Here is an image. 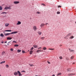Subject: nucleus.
<instances>
[{
	"label": "nucleus",
	"mask_w": 76,
	"mask_h": 76,
	"mask_svg": "<svg viewBox=\"0 0 76 76\" xmlns=\"http://www.w3.org/2000/svg\"><path fill=\"white\" fill-rule=\"evenodd\" d=\"M18 74L19 76H22V75L20 73V72L19 71H18L17 72H15L14 73V75L15 76H17L18 75Z\"/></svg>",
	"instance_id": "f257e3e1"
},
{
	"label": "nucleus",
	"mask_w": 76,
	"mask_h": 76,
	"mask_svg": "<svg viewBox=\"0 0 76 76\" xmlns=\"http://www.w3.org/2000/svg\"><path fill=\"white\" fill-rule=\"evenodd\" d=\"M18 32V31H13L11 33L5 34H4V35H5V36H7V35H10V34H17Z\"/></svg>",
	"instance_id": "f03ea898"
},
{
	"label": "nucleus",
	"mask_w": 76,
	"mask_h": 76,
	"mask_svg": "<svg viewBox=\"0 0 76 76\" xmlns=\"http://www.w3.org/2000/svg\"><path fill=\"white\" fill-rule=\"evenodd\" d=\"M33 29L34 31H36L37 30V27L35 26L33 27Z\"/></svg>",
	"instance_id": "7ed1b4c3"
},
{
	"label": "nucleus",
	"mask_w": 76,
	"mask_h": 76,
	"mask_svg": "<svg viewBox=\"0 0 76 76\" xmlns=\"http://www.w3.org/2000/svg\"><path fill=\"white\" fill-rule=\"evenodd\" d=\"M40 28H43L44 26H45V24L44 23H42L40 25Z\"/></svg>",
	"instance_id": "20e7f679"
},
{
	"label": "nucleus",
	"mask_w": 76,
	"mask_h": 76,
	"mask_svg": "<svg viewBox=\"0 0 76 76\" xmlns=\"http://www.w3.org/2000/svg\"><path fill=\"white\" fill-rule=\"evenodd\" d=\"M68 76H73V75H75V74H74L73 73H71L68 74Z\"/></svg>",
	"instance_id": "39448f33"
},
{
	"label": "nucleus",
	"mask_w": 76,
	"mask_h": 76,
	"mask_svg": "<svg viewBox=\"0 0 76 76\" xmlns=\"http://www.w3.org/2000/svg\"><path fill=\"white\" fill-rule=\"evenodd\" d=\"M71 35H72V33H70L66 35V37H69V36H70Z\"/></svg>",
	"instance_id": "423d86ee"
},
{
	"label": "nucleus",
	"mask_w": 76,
	"mask_h": 76,
	"mask_svg": "<svg viewBox=\"0 0 76 76\" xmlns=\"http://www.w3.org/2000/svg\"><path fill=\"white\" fill-rule=\"evenodd\" d=\"M14 4H18L19 3V1H15L14 2Z\"/></svg>",
	"instance_id": "0eeeda50"
},
{
	"label": "nucleus",
	"mask_w": 76,
	"mask_h": 76,
	"mask_svg": "<svg viewBox=\"0 0 76 76\" xmlns=\"http://www.w3.org/2000/svg\"><path fill=\"white\" fill-rule=\"evenodd\" d=\"M21 24V22L19 21H18V23H17V25H20Z\"/></svg>",
	"instance_id": "6e6552de"
},
{
	"label": "nucleus",
	"mask_w": 76,
	"mask_h": 76,
	"mask_svg": "<svg viewBox=\"0 0 76 76\" xmlns=\"http://www.w3.org/2000/svg\"><path fill=\"white\" fill-rule=\"evenodd\" d=\"M69 50L70 52H73L75 51L69 48Z\"/></svg>",
	"instance_id": "1a4fd4ad"
},
{
	"label": "nucleus",
	"mask_w": 76,
	"mask_h": 76,
	"mask_svg": "<svg viewBox=\"0 0 76 76\" xmlns=\"http://www.w3.org/2000/svg\"><path fill=\"white\" fill-rule=\"evenodd\" d=\"M9 25V23H6L5 24V26L6 27L8 26Z\"/></svg>",
	"instance_id": "9d476101"
},
{
	"label": "nucleus",
	"mask_w": 76,
	"mask_h": 76,
	"mask_svg": "<svg viewBox=\"0 0 76 76\" xmlns=\"http://www.w3.org/2000/svg\"><path fill=\"white\" fill-rule=\"evenodd\" d=\"M38 33L39 34V35H41V34H42V32H40L39 31L38 32Z\"/></svg>",
	"instance_id": "9b49d317"
},
{
	"label": "nucleus",
	"mask_w": 76,
	"mask_h": 76,
	"mask_svg": "<svg viewBox=\"0 0 76 76\" xmlns=\"http://www.w3.org/2000/svg\"><path fill=\"white\" fill-rule=\"evenodd\" d=\"M33 47L35 48H38V46L37 45H33Z\"/></svg>",
	"instance_id": "f8f14e48"
},
{
	"label": "nucleus",
	"mask_w": 76,
	"mask_h": 76,
	"mask_svg": "<svg viewBox=\"0 0 76 76\" xmlns=\"http://www.w3.org/2000/svg\"><path fill=\"white\" fill-rule=\"evenodd\" d=\"M5 32H12V30H7L4 31Z\"/></svg>",
	"instance_id": "ddd939ff"
},
{
	"label": "nucleus",
	"mask_w": 76,
	"mask_h": 76,
	"mask_svg": "<svg viewBox=\"0 0 76 76\" xmlns=\"http://www.w3.org/2000/svg\"><path fill=\"white\" fill-rule=\"evenodd\" d=\"M30 54H32L33 53V51L32 50H31L29 51Z\"/></svg>",
	"instance_id": "4468645a"
},
{
	"label": "nucleus",
	"mask_w": 76,
	"mask_h": 76,
	"mask_svg": "<svg viewBox=\"0 0 76 76\" xmlns=\"http://www.w3.org/2000/svg\"><path fill=\"white\" fill-rule=\"evenodd\" d=\"M12 38L11 37H8L7 38V39H8V40H10V39H12Z\"/></svg>",
	"instance_id": "2eb2a0df"
},
{
	"label": "nucleus",
	"mask_w": 76,
	"mask_h": 76,
	"mask_svg": "<svg viewBox=\"0 0 76 76\" xmlns=\"http://www.w3.org/2000/svg\"><path fill=\"white\" fill-rule=\"evenodd\" d=\"M0 36L1 37H4V35L3 34H2V33L1 34Z\"/></svg>",
	"instance_id": "dca6fc26"
},
{
	"label": "nucleus",
	"mask_w": 76,
	"mask_h": 76,
	"mask_svg": "<svg viewBox=\"0 0 76 76\" xmlns=\"http://www.w3.org/2000/svg\"><path fill=\"white\" fill-rule=\"evenodd\" d=\"M61 75V73H59L57 74V76H60V75Z\"/></svg>",
	"instance_id": "f3484780"
},
{
	"label": "nucleus",
	"mask_w": 76,
	"mask_h": 76,
	"mask_svg": "<svg viewBox=\"0 0 76 76\" xmlns=\"http://www.w3.org/2000/svg\"><path fill=\"white\" fill-rule=\"evenodd\" d=\"M74 58V56H72L70 58L71 60H72Z\"/></svg>",
	"instance_id": "a211bd4d"
},
{
	"label": "nucleus",
	"mask_w": 76,
	"mask_h": 76,
	"mask_svg": "<svg viewBox=\"0 0 76 76\" xmlns=\"http://www.w3.org/2000/svg\"><path fill=\"white\" fill-rule=\"evenodd\" d=\"M43 49L44 50H47V48L45 47H44L43 48Z\"/></svg>",
	"instance_id": "6ab92c4d"
},
{
	"label": "nucleus",
	"mask_w": 76,
	"mask_h": 76,
	"mask_svg": "<svg viewBox=\"0 0 76 76\" xmlns=\"http://www.w3.org/2000/svg\"><path fill=\"white\" fill-rule=\"evenodd\" d=\"M74 38V37L73 36H72L71 37H69V39H73Z\"/></svg>",
	"instance_id": "aec40b11"
},
{
	"label": "nucleus",
	"mask_w": 76,
	"mask_h": 76,
	"mask_svg": "<svg viewBox=\"0 0 76 76\" xmlns=\"http://www.w3.org/2000/svg\"><path fill=\"white\" fill-rule=\"evenodd\" d=\"M67 72H70V71H71V70H70V69L69 68H68L67 69Z\"/></svg>",
	"instance_id": "412c9836"
},
{
	"label": "nucleus",
	"mask_w": 76,
	"mask_h": 76,
	"mask_svg": "<svg viewBox=\"0 0 76 76\" xmlns=\"http://www.w3.org/2000/svg\"><path fill=\"white\" fill-rule=\"evenodd\" d=\"M17 52L18 53H20V52H21V50H17Z\"/></svg>",
	"instance_id": "4be33fe9"
},
{
	"label": "nucleus",
	"mask_w": 76,
	"mask_h": 76,
	"mask_svg": "<svg viewBox=\"0 0 76 76\" xmlns=\"http://www.w3.org/2000/svg\"><path fill=\"white\" fill-rule=\"evenodd\" d=\"M7 12H3L1 13V14H7Z\"/></svg>",
	"instance_id": "5701e85b"
},
{
	"label": "nucleus",
	"mask_w": 76,
	"mask_h": 76,
	"mask_svg": "<svg viewBox=\"0 0 76 76\" xmlns=\"http://www.w3.org/2000/svg\"><path fill=\"white\" fill-rule=\"evenodd\" d=\"M14 47H18L19 46V45H14Z\"/></svg>",
	"instance_id": "b1692460"
},
{
	"label": "nucleus",
	"mask_w": 76,
	"mask_h": 76,
	"mask_svg": "<svg viewBox=\"0 0 76 76\" xmlns=\"http://www.w3.org/2000/svg\"><path fill=\"white\" fill-rule=\"evenodd\" d=\"M8 9H9V10H11L12 9V8L10 7H8Z\"/></svg>",
	"instance_id": "393cba45"
},
{
	"label": "nucleus",
	"mask_w": 76,
	"mask_h": 76,
	"mask_svg": "<svg viewBox=\"0 0 76 76\" xmlns=\"http://www.w3.org/2000/svg\"><path fill=\"white\" fill-rule=\"evenodd\" d=\"M45 39V37H41V39Z\"/></svg>",
	"instance_id": "a878e982"
},
{
	"label": "nucleus",
	"mask_w": 76,
	"mask_h": 76,
	"mask_svg": "<svg viewBox=\"0 0 76 76\" xmlns=\"http://www.w3.org/2000/svg\"><path fill=\"white\" fill-rule=\"evenodd\" d=\"M3 9V8L0 6V10H1Z\"/></svg>",
	"instance_id": "bb28decb"
},
{
	"label": "nucleus",
	"mask_w": 76,
	"mask_h": 76,
	"mask_svg": "<svg viewBox=\"0 0 76 76\" xmlns=\"http://www.w3.org/2000/svg\"><path fill=\"white\" fill-rule=\"evenodd\" d=\"M6 62V61H2L0 63V64H3V63H5Z\"/></svg>",
	"instance_id": "cd10ccee"
},
{
	"label": "nucleus",
	"mask_w": 76,
	"mask_h": 76,
	"mask_svg": "<svg viewBox=\"0 0 76 76\" xmlns=\"http://www.w3.org/2000/svg\"><path fill=\"white\" fill-rule=\"evenodd\" d=\"M5 66L6 68H8V67H9V65L7 64Z\"/></svg>",
	"instance_id": "c85d7f7f"
},
{
	"label": "nucleus",
	"mask_w": 76,
	"mask_h": 76,
	"mask_svg": "<svg viewBox=\"0 0 76 76\" xmlns=\"http://www.w3.org/2000/svg\"><path fill=\"white\" fill-rule=\"evenodd\" d=\"M59 58L60 59H61V60L62 59H63V57H62V56H61L59 57Z\"/></svg>",
	"instance_id": "c756f323"
},
{
	"label": "nucleus",
	"mask_w": 76,
	"mask_h": 76,
	"mask_svg": "<svg viewBox=\"0 0 76 76\" xmlns=\"http://www.w3.org/2000/svg\"><path fill=\"white\" fill-rule=\"evenodd\" d=\"M4 9L5 10H6V9H8V7H6L4 8Z\"/></svg>",
	"instance_id": "7c9ffc66"
},
{
	"label": "nucleus",
	"mask_w": 76,
	"mask_h": 76,
	"mask_svg": "<svg viewBox=\"0 0 76 76\" xmlns=\"http://www.w3.org/2000/svg\"><path fill=\"white\" fill-rule=\"evenodd\" d=\"M48 50H54V49L49 48Z\"/></svg>",
	"instance_id": "2f4dec72"
},
{
	"label": "nucleus",
	"mask_w": 76,
	"mask_h": 76,
	"mask_svg": "<svg viewBox=\"0 0 76 76\" xmlns=\"http://www.w3.org/2000/svg\"><path fill=\"white\" fill-rule=\"evenodd\" d=\"M69 58L68 57H67V58H66V60H69Z\"/></svg>",
	"instance_id": "473e14b6"
},
{
	"label": "nucleus",
	"mask_w": 76,
	"mask_h": 76,
	"mask_svg": "<svg viewBox=\"0 0 76 76\" xmlns=\"http://www.w3.org/2000/svg\"><path fill=\"white\" fill-rule=\"evenodd\" d=\"M4 54H5V52H4V51L2 53V55H4Z\"/></svg>",
	"instance_id": "72a5a7b5"
},
{
	"label": "nucleus",
	"mask_w": 76,
	"mask_h": 76,
	"mask_svg": "<svg viewBox=\"0 0 76 76\" xmlns=\"http://www.w3.org/2000/svg\"><path fill=\"white\" fill-rule=\"evenodd\" d=\"M22 53H25V51L24 50H22Z\"/></svg>",
	"instance_id": "f704fd0d"
},
{
	"label": "nucleus",
	"mask_w": 76,
	"mask_h": 76,
	"mask_svg": "<svg viewBox=\"0 0 76 76\" xmlns=\"http://www.w3.org/2000/svg\"><path fill=\"white\" fill-rule=\"evenodd\" d=\"M41 4L42 6H45V5L44 4Z\"/></svg>",
	"instance_id": "c9c22d12"
},
{
	"label": "nucleus",
	"mask_w": 76,
	"mask_h": 76,
	"mask_svg": "<svg viewBox=\"0 0 76 76\" xmlns=\"http://www.w3.org/2000/svg\"><path fill=\"white\" fill-rule=\"evenodd\" d=\"M10 50L11 51H13V48H11L10 49Z\"/></svg>",
	"instance_id": "e433bc0d"
},
{
	"label": "nucleus",
	"mask_w": 76,
	"mask_h": 76,
	"mask_svg": "<svg viewBox=\"0 0 76 76\" xmlns=\"http://www.w3.org/2000/svg\"><path fill=\"white\" fill-rule=\"evenodd\" d=\"M60 12L59 11L57 12V14H60Z\"/></svg>",
	"instance_id": "4c0bfd02"
},
{
	"label": "nucleus",
	"mask_w": 76,
	"mask_h": 76,
	"mask_svg": "<svg viewBox=\"0 0 76 76\" xmlns=\"http://www.w3.org/2000/svg\"><path fill=\"white\" fill-rule=\"evenodd\" d=\"M34 49V47H32L30 49V50L31 51H32L31 50H33Z\"/></svg>",
	"instance_id": "58836bf2"
},
{
	"label": "nucleus",
	"mask_w": 76,
	"mask_h": 76,
	"mask_svg": "<svg viewBox=\"0 0 76 76\" xmlns=\"http://www.w3.org/2000/svg\"><path fill=\"white\" fill-rule=\"evenodd\" d=\"M37 14H41V13L39 12H37Z\"/></svg>",
	"instance_id": "ea45409f"
},
{
	"label": "nucleus",
	"mask_w": 76,
	"mask_h": 76,
	"mask_svg": "<svg viewBox=\"0 0 76 76\" xmlns=\"http://www.w3.org/2000/svg\"><path fill=\"white\" fill-rule=\"evenodd\" d=\"M29 65H30V66H34V65L33 64H31H31H29Z\"/></svg>",
	"instance_id": "a19ab883"
},
{
	"label": "nucleus",
	"mask_w": 76,
	"mask_h": 76,
	"mask_svg": "<svg viewBox=\"0 0 76 76\" xmlns=\"http://www.w3.org/2000/svg\"><path fill=\"white\" fill-rule=\"evenodd\" d=\"M58 7H61V6L60 5H59L58 6Z\"/></svg>",
	"instance_id": "79ce46f5"
},
{
	"label": "nucleus",
	"mask_w": 76,
	"mask_h": 76,
	"mask_svg": "<svg viewBox=\"0 0 76 76\" xmlns=\"http://www.w3.org/2000/svg\"><path fill=\"white\" fill-rule=\"evenodd\" d=\"M13 42H15V43H16L17 42L16 41H14Z\"/></svg>",
	"instance_id": "37998d69"
},
{
	"label": "nucleus",
	"mask_w": 76,
	"mask_h": 76,
	"mask_svg": "<svg viewBox=\"0 0 76 76\" xmlns=\"http://www.w3.org/2000/svg\"><path fill=\"white\" fill-rule=\"evenodd\" d=\"M39 51V52H42V51H41V50H38Z\"/></svg>",
	"instance_id": "c03bdc74"
},
{
	"label": "nucleus",
	"mask_w": 76,
	"mask_h": 76,
	"mask_svg": "<svg viewBox=\"0 0 76 76\" xmlns=\"http://www.w3.org/2000/svg\"><path fill=\"white\" fill-rule=\"evenodd\" d=\"M48 64H50V62L48 61Z\"/></svg>",
	"instance_id": "a18cd8bd"
},
{
	"label": "nucleus",
	"mask_w": 76,
	"mask_h": 76,
	"mask_svg": "<svg viewBox=\"0 0 76 76\" xmlns=\"http://www.w3.org/2000/svg\"><path fill=\"white\" fill-rule=\"evenodd\" d=\"M39 50H37V53H39Z\"/></svg>",
	"instance_id": "49530a36"
},
{
	"label": "nucleus",
	"mask_w": 76,
	"mask_h": 76,
	"mask_svg": "<svg viewBox=\"0 0 76 76\" xmlns=\"http://www.w3.org/2000/svg\"><path fill=\"white\" fill-rule=\"evenodd\" d=\"M47 24H48V23H45V25H47Z\"/></svg>",
	"instance_id": "de8ad7c7"
},
{
	"label": "nucleus",
	"mask_w": 76,
	"mask_h": 76,
	"mask_svg": "<svg viewBox=\"0 0 76 76\" xmlns=\"http://www.w3.org/2000/svg\"><path fill=\"white\" fill-rule=\"evenodd\" d=\"M22 72H25V71L23 70L22 71Z\"/></svg>",
	"instance_id": "09e8293b"
},
{
	"label": "nucleus",
	"mask_w": 76,
	"mask_h": 76,
	"mask_svg": "<svg viewBox=\"0 0 76 76\" xmlns=\"http://www.w3.org/2000/svg\"><path fill=\"white\" fill-rule=\"evenodd\" d=\"M40 48H42L41 47H39L38 48V49H39Z\"/></svg>",
	"instance_id": "8fccbe9b"
},
{
	"label": "nucleus",
	"mask_w": 76,
	"mask_h": 76,
	"mask_svg": "<svg viewBox=\"0 0 76 76\" xmlns=\"http://www.w3.org/2000/svg\"><path fill=\"white\" fill-rule=\"evenodd\" d=\"M52 76H55V75H52Z\"/></svg>",
	"instance_id": "3c124183"
},
{
	"label": "nucleus",
	"mask_w": 76,
	"mask_h": 76,
	"mask_svg": "<svg viewBox=\"0 0 76 76\" xmlns=\"http://www.w3.org/2000/svg\"><path fill=\"white\" fill-rule=\"evenodd\" d=\"M59 46L60 47H61V46H62V45H60Z\"/></svg>",
	"instance_id": "603ef678"
},
{
	"label": "nucleus",
	"mask_w": 76,
	"mask_h": 76,
	"mask_svg": "<svg viewBox=\"0 0 76 76\" xmlns=\"http://www.w3.org/2000/svg\"><path fill=\"white\" fill-rule=\"evenodd\" d=\"M7 45H9V43H7Z\"/></svg>",
	"instance_id": "864d4df0"
},
{
	"label": "nucleus",
	"mask_w": 76,
	"mask_h": 76,
	"mask_svg": "<svg viewBox=\"0 0 76 76\" xmlns=\"http://www.w3.org/2000/svg\"><path fill=\"white\" fill-rule=\"evenodd\" d=\"M75 63L73 62V63H72V64H74Z\"/></svg>",
	"instance_id": "5fc2aeb1"
},
{
	"label": "nucleus",
	"mask_w": 76,
	"mask_h": 76,
	"mask_svg": "<svg viewBox=\"0 0 76 76\" xmlns=\"http://www.w3.org/2000/svg\"><path fill=\"white\" fill-rule=\"evenodd\" d=\"M2 42H1V43H2V44H3V41H2Z\"/></svg>",
	"instance_id": "6e6d98bb"
},
{
	"label": "nucleus",
	"mask_w": 76,
	"mask_h": 76,
	"mask_svg": "<svg viewBox=\"0 0 76 76\" xmlns=\"http://www.w3.org/2000/svg\"><path fill=\"white\" fill-rule=\"evenodd\" d=\"M5 43H7V41H6V42H5Z\"/></svg>",
	"instance_id": "4d7b16f0"
},
{
	"label": "nucleus",
	"mask_w": 76,
	"mask_h": 76,
	"mask_svg": "<svg viewBox=\"0 0 76 76\" xmlns=\"http://www.w3.org/2000/svg\"><path fill=\"white\" fill-rule=\"evenodd\" d=\"M64 38L65 39H66V38H66V37H64Z\"/></svg>",
	"instance_id": "13d9d810"
},
{
	"label": "nucleus",
	"mask_w": 76,
	"mask_h": 76,
	"mask_svg": "<svg viewBox=\"0 0 76 76\" xmlns=\"http://www.w3.org/2000/svg\"><path fill=\"white\" fill-rule=\"evenodd\" d=\"M10 42H8V44H9V43H10Z\"/></svg>",
	"instance_id": "bf43d9fd"
},
{
	"label": "nucleus",
	"mask_w": 76,
	"mask_h": 76,
	"mask_svg": "<svg viewBox=\"0 0 76 76\" xmlns=\"http://www.w3.org/2000/svg\"><path fill=\"white\" fill-rule=\"evenodd\" d=\"M28 51H29V50H28Z\"/></svg>",
	"instance_id": "052dcab7"
},
{
	"label": "nucleus",
	"mask_w": 76,
	"mask_h": 76,
	"mask_svg": "<svg viewBox=\"0 0 76 76\" xmlns=\"http://www.w3.org/2000/svg\"><path fill=\"white\" fill-rule=\"evenodd\" d=\"M0 76H1V75H0Z\"/></svg>",
	"instance_id": "680f3d73"
}]
</instances>
